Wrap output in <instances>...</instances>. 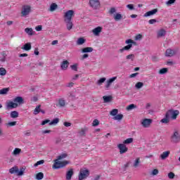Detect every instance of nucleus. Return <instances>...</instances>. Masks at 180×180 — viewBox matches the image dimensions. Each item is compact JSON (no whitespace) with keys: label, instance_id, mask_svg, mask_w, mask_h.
Listing matches in <instances>:
<instances>
[{"label":"nucleus","instance_id":"obj_1","mask_svg":"<svg viewBox=\"0 0 180 180\" xmlns=\"http://www.w3.org/2000/svg\"><path fill=\"white\" fill-rule=\"evenodd\" d=\"M125 44H128L125 46H124L122 49H120L119 50L120 53H124V51H129L131 47H133V44L136 46V41H133L131 39H127L125 41Z\"/></svg>","mask_w":180,"mask_h":180},{"label":"nucleus","instance_id":"obj_2","mask_svg":"<svg viewBox=\"0 0 180 180\" xmlns=\"http://www.w3.org/2000/svg\"><path fill=\"white\" fill-rule=\"evenodd\" d=\"M25 168L21 167L19 170L18 167H13L9 169L10 174H16L18 176H22L23 175V172H25Z\"/></svg>","mask_w":180,"mask_h":180},{"label":"nucleus","instance_id":"obj_3","mask_svg":"<svg viewBox=\"0 0 180 180\" xmlns=\"http://www.w3.org/2000/svg\"><path fill=\"white\" fill-rule=\"evenodd\" d=\"M179 115V110H169L166 112L167 117H168L169 119H172V120H176Z\"/></svg>","mask_w":180,"mask_h":180},{"label":"nucleus","instance_id":"obj_4","mask_svg":"<svg viewBox=\"0 0 180 180\" xmlns=\"http://www.w3.org/2000/svg\"><path fill=\"white\" fill-rule=\"evenodd\" d=\"M67 165H68V161L65 160L61 162L60 160L56 159L54 164L53 165V168L54 169H58L60 168H63V167H65Z\"/></svg>","mask_w":180,"mask_h":180},{"label":"nucleus","instance_id":"obj_5","mask_svg":"<svg viewBox=\"0 0 180 180\" xmlns=\"http://www.w3.org/2000/svg\"><path fill=\"white\" fill-rule=\"evenodd\" d=\"M30 12H32V6L30 5L22 6L21 11L22 16H27V15H30Z\"/></svg>","mask_w":180,"mask_h":180},{"label":"nucleus","instance_id":"obj_6","mask_svg":"<svg viewBox=\"0 0 180 180\" xmlns=\"http://www.w3.org/2000/svg\"><path fill=\"white\" fill-rule=\"evenodd\" d=\"M153 124V120L150 118H145L141 120V124L144 129H148Z\"/></svg>","mask_w":180,"mask_h":180},{"label":"nucleus","instance_id":"obj_7","mask_svg":"<svg viewBox=\"0 0 180 180\" xmlns=\"http://www.w3.org/2000/svg\"><path fill=\"white\" fill-rule=\"evenodd\" d=\"M179 49L178 48L172 49H167L165 51V56L166 57H174V56H176Z\"/></svg>","mask_w":180,"mask_h":180},{"label":"nucleus","instance_id":"obj_8","mask_svg":"<svg viewBox=\"0 0 180 180\" xmlns=\"http://www.w3.org/2000/svg\"><path fill=\"white\" fill-rule=\"evenodd\" d=\"M89 5L93 9H99L101 8V1L99 0H89Z\"/></svg>","mask_w":180,"mask_h":180},{"label":"nucleus","instance_id":"obj_9","mask_svg":"<svg viewBox=\"0 0 180 180\" xmlns=\"http://www.w3.org/2000/svg\"><path fill=\"white\" fill-rule=\"evenodd\" d=\"M89 176V171L88 169H80L79 174V180L85 179L87 176Z\"/></svg>","mask_w":180,"mask_h":180},{"label":"nucleus","instance_id":"obj_10","mask_svg":"<svg viewBox=\"0 0 180 180\" xmlns=\"http://www.w3.org/2000/svg\"><path fill=\"white\" fill-rule=\"evenodd\" d=\"M180 141V134L179 132H178V131H175L173 134V135L172 136V143H179Z\"/></svg>","mask_w":180,"mask_h":180},{"label":"nucleus","instance_id":"obj_11","mask_svg":"<svg viewBox=\"0 0 180 180\" xmlns=\"http://www.w3.org/2000/svg\"><path fill=\"white\" fill-rule=\"evenodd\" d=\"M73 16H74V11L69 10L65 13V15H64L65 20L66 21L72 20Z\"/></svg>","mask_w":180,"mask_h":180},{"label":"nucleus","instance_id":"obj_12","mask_svg":"<svg viewBox=\"0 0 180 180\" xmlns=\"http://www.w3.org/2000/svg\"><path fill=\"white\" fill-rule=\"evenodd\" d=\"M117 148L120 150V154H124V153H127V150H129V148L126 147V145H124V143L118 144Z\"/></svg>","mask_w":180,"mask_h":180},{"label":"nucleus","instance_id":"obj_13","mask_svg":"<svg viewBox=\"0 0 180 180\" xmlns=\"http://www.w3.org/2000/svg\"><path fill=\"white\" fill-rule=\"evenodd\" d=\"M16 108H18V103L14 101H8L6 103V109H7V110H9V109H16Z\"/></svg>","mask_w":180,"mask_h":180},{"label":"nucleus","instance_id":"obj_14","mask_svg":"<svg viewBox=\"0 0 180 180\" xmlns=\"http://www.w3.org/2000/svg\"><path fill=\"white\" fill-rule=\"evenodd\" d=\"M116 79H117V77H113L108 79L105 85V88L109 89V88H110V85H112V84H113Z\"/></svg>","mask_w":180,"mask_h":180},{"label":"nucleus","instance_id":"obj_15","mask_svg":"<svg viewBox=\"0 0 180 180\" xmlns=\"http://www.w3.org/2000/svg\"><path fill=\"white\" fill-rule=\"evenodd\" d=\"M165 34H167V30L163 28L159 30L157 32V37L158 39L165 37Z\"/></svg>","mask_w":180,"mask_h":180},{"label":"nucleus","instance_id":"obj_16","mask_svg":"<svg viewBox=\"0 0 180 180\" xmlns=\"http://www.w3.org/2000/svg\"><path fill=\"white\" fill-rule=\"evenodd\" d=\"M157 12H158V9L154 8V9L152 10V11H150L146 12V13L143 15V16H144L145 18H147V17H148V16H153V15H155V13H157Z\"/></svg>","mask_w":180,"mask_h":180},{"label":"nucleus","instance_id":"obj_17","mask_svg":"<svg viewBox=\"0 0 180 180\" xmlns=\"http://www.w3.org/2000/svg\"><path fill=\"white\" fill-rule=\"evenodd\" d=\"M169 154H171L169 150L165 151L160 155V158L162 160H167L169 157Z\"/></svg>","mask_w":180,"mask_h":180},{"label":"nucleus","instance_id":"obj_18","mask_svg":"<svg viewBox=\"0 0 180 180\" xmlns=\"http://www.w3.org/2000/svg\"><path fill=\"white\" fill-rule=\"evenodd\" d=\"M101 32H102V27H97L92 30V33L93 34H94V36H99Z\"/></svg>","mask_w":180,"mask_h":180},{"label":"nucleus","instance_id":"obj_19","mask_svg":"<svg viewBox=\"0 0 180 180\" xmlns=\"http://www.w3.org/2000/svg\"><path fill=\"white\" fill-rule=\"evenodd\" d=\"M72 175H74V169H70V170L68 171L66 173V179L71 180V178H72Z\"/></svg>","mask_w":180,"mask_h":180},{"label":"nucleus","instance_id":"obj_20","mask_svg":"<svg viewBox=\"0 0 180 180\" xmlns=\"http://www.w3.org/2000/svg\"><path fill=\"white\" fill-rule=\"evenodd\" d=\"M13 102L15 103H19V105L23 103V98L20 97V96H17L13 99Z\"/></svg>","mask_w":180,"mask_h":180},{"label":"nucleus","instance_id":"obj_21","mask_svg":"<svg viewBox=\"0 0 180 180\" xmlns=\"http://www.w3.org/2000/svg\"><path fill=\"white\" fill-rule=\"evenodd\" d=\"M70 64V63L68 62V60H64L61 63V69L62 70H67V68H68V65Z\"/></svg>","mask_w":180,"mask_h":180},{"label":"nucleus","instance_id":"obj_22","mask_svg":"<svg viewBox=\"0 0 180 180\" xmlns=\"http://www.w3.org/2000/svg\"><path fill=\"white\" fill-rule=\"evenodd\" d=\"M25 32L28 34V36H33V34H34V32L32 28L27 27L25 29Z\"/></svg>","mask_w":180,"mask_h":180},{"label":"nucleus","instance_id":"obj_23","mask_svg":"<svg viewBox=\"0 0 180 180\" xmlns=\"http://www.w3.org/2000/svg\"><path fill=\"white\" fill-rule=\"evenodd\" d=\"M65 22L66 23V27L68 30H71V29H72V26H74V24H72V22L71 20H69V21L65 20Z\"/></svg>","mask_w":180,"mask_h":180},{"label":"nucleus","instance_id":"obj_24","mask_svg":"<svg viewBox=\"0 0 180 180\" xmlns=\"http://www.w3.org/2000/svg\"><path fill=\"white\" fill-rule=\"evenodd\" d=\"M94 51V48L86 47L82 49V53H92Z\"/></svg>","mask_w":180,"mask_h":180},{"label":"nucleus","instance_id":"obj_25","mask_svg":"<svg viewBox=\"0 0 180 180\" xmlns=\"http://www.w3.org/2000/svg\"><path fill=\"white\" fill-rule=\"evenodd\" d=\"M106 81V77H101L100 78L97 82L96 84L98 85V86H101L103 84V83Z\"/></svg>","mask_w":180,"mask_h":180},{"label":"nucleus","instance_id":"obj_26","mask_svg":"<svg viewBox=\"0 0 180 180\" xmlns=\"http://www.w3.org/2000/svg\"><path fill=\"white\" fill-rule=\"evenodd\" d=\"M20 153H22V149L19 148H15L14 149V150L12 153L13 155H19V154H20Z\"/></svg>","mask_w":180,"mask_h":180},{"label":"nucleus","instance_id":"obj_27","mask_svg":"<svg viewBox=\"0 0 180 180\" xmlns=\"http://www.w3.org/2000/svg\"><path fill=\"white\" fill-rule=\"evenodd\" d=\"M10 116L13 119H16V117H19V112H18V111H12L10 114Z\"/></svg>","mask_w":180,"mask_h":180},{"label":"nucleus","instance_id":"obj_28","mask_svg":"<svg viewBox=\"0 0 180 180\" xmlns=\"http://www.w3.org/2000/svg\"><path fill=\"white\" fill-rule=\"evenodd\" d=\"M122 18H123V16L122 15V14H120L119 13L114 14V19L116 21L121 20V19H122Z\"/></svg>","mask_w":180,"mask_h":180},{"label":"nucleus","instance_id":"obj_29","mask_svg":"<svg viewBox=\"0 0 180 180\" xmlns=\"http://www.w3.org/2000/svg\"><path fill=\"white\" fill-rule=\"evenodd\" d=\"M58 105L60 108H64L65 106V101L63 98H60L58 100Z\"/></svg>","mask_w":180,"mask_h":180},{"label":"nucleus","instance_id":"obj_30","mask_svg":"<svg viewBox=\"0 0 180 180\" xmlns=\"http://www.w3.org/2000/svg\"><path fill=\"white\" fill-rule=\"evenodd\" d=\"M169 122V118L168 117H167L166 114L165 115V117L162 118L161 120H160V123H163L165 124H167L168 122Z\"/></svg>","mask_w":180,"mask_h":180},{"label":"nucleus","instance_id":"obj_31","mask_svg":"<svg viewBox=\"0 0 180 180\" xmlns=\"http://www.w3.org/2000/svg\"><path fill=\"white\" fill-rule=\"evenodd\" d=\"M86 131H88V128H82L79 131V136H85V134H86Z\"/></svg>","mask_w":180,"mask_h":180},{"label":"nucleus","instance_id":"obj_32","mask_svg":"<svg viewBox=\"0 0 180 180\" xmlns=\"http://www.w3.org/2000/svg\"><path fill=\"white\" fill-rule=\"evenodd\" d=\"M22 49V50H26L27 51L30 50V49H32V44H30V43H27L24 45V46Z\"/></svg>","mask_w":180,"mask_h":180},{"label":"nucleus","instance_id":"obj_33","mask_svg":"<svg viewBox=\"0 0 180 180\" xmlns=\"http://www.w3.org/2000/svg\"><path fill=\"white\" fill-rule=\"evenodd\" d=\"M9 92V88H4L0 90V95H6Z\"/></svg>","mask_w":180,"mask_h":180},{"label":"nucleus","instance_id":"obj_34","mask_svg":"<svg viewBox=\"0 0 180 180\" xmlns=\"http://www.w3.org/2000/svg\"><path fill=\"white\" fill-rule=\"evenodd\" d=\"M139 165H140V158H138L135 160V161L134 162V164H133V167L134 168H137V167H139Z\"/></svg>","mask_w":180,"mask_h":180},{"label":"nucleus","instance_id":"obj_35","mask_svg":"<svg viewBox=\"0 0 180 180\" xmlns=\"http://www.w3.org/2000/svg\"><path fill=\"white\" fill-rule=\"evenodd\" d=\"M119 113V110L117 109H112L110 112V116H116L117 114Z\"/></svg>","mask_w":180,"mask_h":180},{"label":"nucleus","instance_id":"obj_36","mask_svg":"<svg viewBox=\"0 0 180 180\" xmlns=\"http://www.w3.org/2000/svg\"><path fill=\"white\" fill-rule=\"evenodd\" d=\"M103 99L104 101V103H108L109 102H110V101H112V97L111 96H104L103 97Z\"/></svg>","mask_w":180,"mask_h":180},{"label":"nucleus","instance_id":"obj_37","mask_svg":"<svg viewBox=\"0 0 180 180\" xmlns=\"http://www.w3.org/2000/svg\"><path fill=\"white\" fill-rule=\"evenodd\" d=\"M60 122V120L58 118L53 119L51 122H49V126L56 125Z\"/></svg>","mask_w":180,"mask_h":180},{"label":"nucleus","instance_id":"obj_38","mask_svg":"<svg viewBox=\"0 0 180 180\" xmlns=\"http://www.w3.org/2000/svg\"><path fill=\"white\" fill-rule=\"evenodd\" d=\"M112 119L113 120H122V119H123V115L122 114H117Z\"/></svg>","mask_w":180,"mask_h":180},{"label":"nucleus","instance_id":"obj_39","mask_svg":"<svg viewBox=\"0 0 180 180\" xmlns=\"http://www.w3.org/2000/svg\"><path fill=\"white\" fill-rule=\"evenodd\" d=\"M57 8H58V6L55 3H53L50 6L49 11L51 12H54V11L57 9Z\"/></svg>","mask_w":180,"mask_h":180},{"label":"nucleus","instance_id":"obj_40","mask_svg":"<svg viewBox=\"0 0 180 180\" xmlns=\"http://www.w3.org/2000/svg\"><path fill=\"white\" fill-rule=\"evenodd\" d=\"M143 86H144V84L141 82H137L135 85V88H136V89H141Z\"/></svg>","mask_w":180,"mask_h":180},{"label":"nucleus","instance_id":"obj_41","mask_svg":"<svg viewBox=\"0 0 180 180\" xmlns=\"http://www.w3.org/2000/svg\"><path fill=\"white\" fill-rule=\"evenodd\" d=\"M84 43H85V39L84 38H79L77 41V44H78V46H81L84 44Z\"/></svg>","mask_w":180,"mask_h":180},{"label":"nucleus","instance_id":"obj_42","mask_svg":"<svg viewBox=\"0 0 180 180\" xmlns=\"http://www.w3.org/2000/svg\"><path fill=\"white\" fill-rule=\"evenodd\" d=\"M168 72L167 68H162L159 70V74L160 75H164V74H167Z\"/></svg>","mask_w":180,"mask_h":180},{"label":"nucleus","instance_id":"obj_43","mask_svg":"<svg viewBox=\"0 0 180 180\" xmlns=\"http://www.w3.org/2000/svg\"><path fill=\"white\" fill-rule=\"evenodd\" d=\"M135 57L136 56H134V54H129V55L126 56V59L127 60H131V61H134Z\"/></svg>","mask_w":180,"mask_h":180},{"label":"nucleus","instance_id":"obj_44","mask_svg":"<svg viewBox=\"0 0 180 180\" xmlns=\"http://www.w3.org/2000/svg\"><path fill=\"white\" fill-rule=\"evenodd\" d=\"M44 177V174L41 172H39L36 175V179L37 180H41Z\"/></svg>","mask_w":180,"mask_h":180},{"label":"nucleus","instance_id":"obj_45","mask_svg":"<svg viewBox=\"0 0 180 180\" xmlns=\"http://www.w3.org/2000/svg\"><path fill=\"white\" fill-rule=\"evenodd\" d=\"M131 143H133V138L127 139L124 141L123 144H131Z\"/></svg>","mask_w":180,"mask_h":180},{"label":"nucleus","instance_id":"obj_46","mask_svg":"<svg viewBox=\"0 0 180 180\" xmlns=\"http://www.w3.org/2000/svg\"><path fill=\"white\" fill-rule=\"evenodd\" d=\"M40 105L37 106L34 110V115H39V113H40Z\"/></svg>","mask_w":180,"mask_h":180},{"label":"nucleus","instance_id":"obj_47","mask_svg":"<svg viewBox=\"0 0 180 180\" xmlns=\"http://www.w3.org/2000/svg\"><path fill=\"white\" fill-rule=\"evenodd\" d=\"M136 108H137L136 107V105L131 104L127 107V110H133V109H136Z\"/></svg>","mask_w":180,"mask_h":180},{"label":"nucleus","instance_id":"obj_48","mask_svg":"<svg viewBox=\"0 0 180 180\" xmlns=\"http://www.w3.org/2000/svg\"><path fill=\"white\" fill-rule=\"evenodd\" d=\"M0 75H6V70L4 68H0Z\"/></svg>","mask_w":180,"mask_h":180},{"label":"nucleus","instance_id":"obj_49","mask_svg":"<svg viewBox=\"0 0 180 180\" xmlns=\"http://www.w3.org/2000/svg\"><path fill=\"white\" fill-rule=\"evenodd\" d=\"M108 13H110V15H115V13H116V8L115 7H112L109 10Z\"/></svg>","mask_w":180,"mask_h":180},{"label":"nucleus","instance_id":"obj_50","mask_svg":"<svg viewBox=\"0 0 180 180\" xmlns=\"http://www.w3.org/2000/svg\"><path fill=\"white\" fill-rule=\"evenodd\" d=\"M176 1V0H169V1H166V5L167 6H171V5H173V4H175Z\"/></svg>","mask_w":180,"mask_h":180},{"label":"nucleus","instance_id":"obj_51","mask_svg":"<svg viewBox=\"0 0 180 180\" xmlns=\"http://www.w3.org/2000/svg\"><path fill=\"white\" fill-rule=\"evenodd\" d=\"M64 158H67V154L66 153H63L60 155L58 156L57 160H64Z\"/></svg>","mask_w":180,"mask_h":180},{"label":"nucleus","instance_id":"obj_52","mask_svg":"<svg viewBox=\"0 0 180 180\" xmlns=\"http://www.w3.org/2000/svg\"><path fill=\"white\" fill-rule=\"evenodd\" d=\"M44 162V160H41L39 161H37L34 165V167H39V165H41Z\"/></svg>","mask_w":180,"mask_h":180},{"label":"nucleus","instance_id":"obj_53","mask_svg":"<svg viewBox=\"0 0 180 180\" xmlns=\"http://www.w3.org/2000/svg\"><path fill=\"white\" fill-rule=\"evenodd\" d=\"M99 125V120H94V121H93V122H92V126L94 127H96V126H98Z\"/></svg>","mask_w":180,"mask_h":180},{"label":"nucleus","instance_id":"obj_54","mask_svg":"<svg viewBox=\"0 0 180 180\" xmlns=\"http://www.w3.org/2000/svg\"><path fill=\"white\" fill-rule=\"evenodd\" d=\"M168 178L169 179H174V178H175V174H174L173 172H169L168 174Z\"/></svg>","mask_w":180,"mask_h":180},{"label":"nucleus","instance_id":"obj_55","mask_svg":"<svg viewBox=\"0 0 180 180\" xmlns=\"http://www.w3.org/2000/svg\"><path fill=\"white\" fill-rule=\"evenodd\" d=\"M149 25H154V23H157L156 19H150L148 20Z\"/></svg>","mask_w":180,"mask_h":180},{"label":"nucleus","instance_id":"obj_56","mask_svg":"<svg viewBox=\"0 0 180 180\" xmlns=\"http://www.w3.org/2000/svg\"><path fill=\"white\" fill-rule=\"evenodd\" d=\"M70 68H72L73 71H78V66L77 65H72Z\"/></svg>","mask_w":180,"mask_h":180},{"label":"nucleus","instance_id":"obj_57","mask_svg":"<svg viewBox=\"0 0 180 180\" xmlns=\"http://www.w3.org/2000/svg\"><path fill=\"white\" fill-rule=\"evenodd\" d=\"M141 39H143V35L139 34L138 35H136L135 37V40H141Z\"/></svg>","mask_w":180,"mask_h":180},{"label":"nucleus","instance_id":"obj_58","mask_svg":"<svg viewBox=\"0 0 180 180\" xmlns=\"http://www.w3.org/2000/svg\"><path fill=\"white\" fill-rule=\"evenodd\" d=\"M127 8L130 11H133L134 9V6L133 4H128L127 5Z\"/></svg>","mask_w":180,"mask_h":180},{"label":"nucleus","instance_id":"obj_59","mask_svg":"<svg viewBox=\"0 0 180 180\" xmlns=\"http://www.w3.org/2000/svg\"><path fill=\"white\" fill-rule=\"evenodd\" d=\"M43 29V27L41 25H38L35 27V30L37 32H41V30Z\"/></svg>","mask_w":180,"mask_h":180},{"label":"nucleus","instance_id":"obj_60","mask_svg":"<svg viewBox=\"0 0 180 180\" xmlns=\"http://www.w3.org/2000/svg\"><path fill=\"white\" fill-rule=\"evenodd\" d=\"M47 123H50V120H45L44 121H42L41 122V126H44V124H47Z\"/></svg>","mask_w":180,"mask_h":180},{"label":"nucleus","instance_id":"obj_61","mask_svg":"<svg viewBox=\"0 0 180 180\" xmlns=\"http://www.w3.org/2000/svg\"><path fill=\"white\" fill-rule=\"evenodd\" d=\"M152 175H158V169H155L152 172Z\"/></svg>","mask_w":180,"mask_h":180},{"label":"nucleus","instance_id":"obj_62","mask_svg":"<svg viewBox=\"0 0 180 180\" xmlns=\"http://www.w3.org/2000/svg\"><path fill=\"white\" fill-rule=\"evenodd\" d=\"M8 126H16V122H11L8 123Z\"/></svg>","mask_w":180,"mask_h":180},{"label":"nucleus","instance_id":"obj_63","mask_svg":"<svg viewBox=\"0 0 180 180\" xmlns=\"http://www.w3.org/2000/svg\"><path fill=\"white\" fill-rule=\"evenodd\" d=\"M78 78H79V75H75L72 78V79L73 81H77V79H78Z\"/></svg>","mask_w":180,"mask_h":180},{"label":"nucleus","instance_id":"obj_64","mask_svg":"<svg viewBox=\"0 0 180 180\" xmlns=\"http://www.w3.org/2000/svg\"><path fill=\"white\" fill-rule=\"evenodd\" d=\"M64 126L65 127H70V126H71V122H64Z\"/></svg>","mask_w":180,"mask_h":180}]
</instances>
